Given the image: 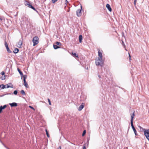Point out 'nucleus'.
Masks as SVG:
<instances>
[{"mask_svg":"<svg viewBox=\"0 0 149 149\" xmlns=\"http://www.w3.org/2000/svg\"><path fill=\"white\" fill-rule=\"evenodd\" d=\"M144 134L146 138L149 141V129L144 130Z\"/></svg>","mask_w":149,"mask_h":149,"instance_id":"obj_3","label":"nucleus"},{"mask_svg":"<svg viewBox=\"0 0 149 149\" xmlns=\"http://www.w3.org/2000/svg\"><path fill=\"white\" fill-rule=\"evenodd\" d=\"M54 48V49H56L58 48H60V47L58 45H53Z\"/></svg>","mask_w":149,"mask_h":149,"instance_id":"obj_18","label":"nucleus"},{"mask_svg":"<svg viewBox=\"0 0 149 149\" xmlns=\"http://www.w3.org/2000/svg\"><path fill=\"white\" fill-rule=\"evenodd\" d=\"M23 81H26V79L27 78V76L26 75H23Z\"/></svg>","mask_w":149,"mask_h":149,"instance_id":"obj_26","label":"nucleus"},{"mask_svg":"<svg viewBox=\"0 0 149 149\" xmlns=\"http://www.w3.org/2000/svg\"><path fill=\"white\" fill-rule=\"evenodd\" d=\"M7 49V50L8 53H11L12 52L11 51L9 48L8 46L6 47Z\"/></svg>","mask_w":149,"mask_h":149,"instance_id":"obj_21","label":"nucleus"},{"mask_svg":"<svg viewBox=\"0 0 149 149\" xmlns=\"http://www.w3.org/2000/svg\"><path fill=\"white\" fill-rule=\"evenodd\" d=\"M86 130H84L83 132V133L82 134V136H84V135H85V134H86Z\"/></svg>","mask_w":149,"mask_h":149,"instance_id":"obj_31","label":"nucleus"},{"mask_svg":"<svg viewBox=\"0 0 149 149\" xmlns=\"http://www.w3.org/2000/svg\"><path fill=\"white\" fill-rule=\"evenodd\" d=\"M29 108H31L32 109H33V110H35L34 108L33 107H32V106H29Z\"/></svg>","mask_w":149,"mask_h":149,"instance_id":"obj_38","label":"nucleus"},{"mask_svg":"<svg viewBox=\"0 0 149 149\" xmlns=\"http://www.w3.org/2000/svg\"><path fill=\"white\" fill-rule=\"evenodd\" d=\"M98 56L100 57V58L101 60L102 58V53L100 52V50L99 49H98Z\"/></svg>","mask_w":149,"mask_h":149,"instance_id":"obj_11","label":"nucleus"},{"mask_svg":"<svg viewBox=\"0 0 149 149\" xmlns=\"http://www.w3.org/2000/svg\"><path fill=\"white\" fill-rule=\"evenodd\" d=\"M18 93L17 91V90H15L13 92V94L15 95H17Z\"/></svg>","mask_w":149,"mask_h":149,"instance_id":"obj_30","label":"nucleus"},{"mask_svg":"<svg viewBox=\"0 0 149 149\" xmlns=\"http://www.w3.org/2000/svg\"><path fill=\"white\" fill-rule=\"evenodd\" d=\"M4 45H5L6 47L8 46L6 40L5 41Z\"/></svg>","mask_w":149,"mask_h":149,"instance_id":"obj_33","label":"nucleus"},{"mask_svg":"<svg viewBox=\"0 0 149 149\" xmlns=\"http://www.w3.org/2000/svg\"><path fill=\"white\" fill-rule=\"evenodd\" d=\"M38 40L39 38L37 36H35L33 38L32 41L33 43V46H35L38 43Z\"/></svg>","mask_w":149,"mask_h":149,"instance_id":"obj_2","label":"nucleus"},{"mask_svg":"<svg viewBox=\"0 0 149 149\" xmlns=\"http://www.w3.org/2000/svg\"><path fill=\"white\" fill-rule=\"evenodd\" d=\"M125 50H126L127 51V49H125Z\"/></svg>","mask_w":149,"mask_h":149,"instance_id":"obj_50","label":"nucleus"},{"mask_svg":"<svg viewBox=\"0 0 149 149\" xmlns=\"http://www.w3.org/2000/svg\"><path fill=\"white\" fill-rule=\"evenodd\" d=\"M19 51V49L17 48H15L13 51V52L14 53L16 54Z\"/></svg>","mask_w":149,"mask_h":149,"instance_id":"obj_15","label":"nucleus"},{"mask_svg":"<svg viewBox=\"0 0 149 149\" xmlns=\"http://www.w3.org/2000/svg\"><path fill=\"white\" fill-rule=\"evenodd\" d=\"M17 70L21 76V79H22L23 76V74L22 72L20 71V70L19 68H17Z\"/></svg>","mask_w":149,"mask_h":149,"instance_id":"obj_12","label":"nucleus"},{"mask_svg":"<svg viewBox=\"0 0 149 149\" xmlns=\"http://www.w3.org/2000/svg\"><path fill=\"white\" fill-rule=\"evenodd\" d=\"M96 65L97 66L100 65L102 66L103 65V62L102 61V58L101 60L100 58H98L95 61Z\"/></svg>","mask_w":149,"mask_h":149,"instance_id":"obj_1","label":"nucleus"},{"mask_svg":"<svg viewBox=\"0 0 149 149\" xmlns=\"http://www.w3.org/2000/svg\"><path fill=\"white\" fill-rule=\"evenodd\" d=\"M10 84H11V86H10L9 85H8V84H7V86L6 87V88H13V85L11 84V83H10Z\"/></svg>","mask_w":149,"mask_h":149,"instance_id":"obj_24","label":"nucleus"},{"mask_svg":"<svg viewBox=\"0 0 149 149\" xmlns=\"http://www.w3.org/2000/svg\"><path fill=\"white\" fill-rule=\"evenodd\" d=\"M122 43H123V46H124V48H125V45L124 42L123 41H122Z\"/></svg>","mask_w":149,"mask_h":149,"instance_id":"obj_39","label":"nucleus"},{"mask_svg":"<svg viewBox=\"0 0 149 149\" xmlns=\"http://www.w3.org/2000/svg\"><path fill=\"white\" fill-rule=\"evenodd\" d=\"M9 104L12 107H16L17 106V104L16 102L10 103Z\"/></svg>","mask_w":149,"mask_h":149,"instance_id":"obj_9","label":"nucleus"},{"mask_svg":"<svg viewBox=\"0 0 149 149\" xmlns=\"http://www.w3.org/2000/svg\"><path fill=\"white\" fill-rule=\"evenodd\" d=\"M57 0H52V1L53 3H54L56 1H57Z\"/></svg>","mask_w":149,"mask_h":149,"instance_id":"obj_35","label":"nucleus"},{"mask_svg":"<svg viewBox=\"0 0 149 149\" xmlns=\"http://www.w3.org/2000/svg\"><path fill=\"white\" fill-rule=\"evenodd\" d=\"M1 74L2 75H4L5 74V72L4 71H3L1 72Z\"/></svg>","mask_w":149,"mask_h":149,"instance_id":"obj_36","label":"nucleus"},{"mask_svg":"<svg viewBox=\"0 0 149 149\" xmlns=\"http://www.w3.org/2000/svg\"><path fill=\"white\" fill-rule=\"evenodd\" d=\"M23 19L25 21L28 22H29L30 19L28 17L27 15H25L23 17Z\"/></svg>","mask_w":149,"mask_h":149,"instance_id":"obj_6","label":"nucleus"},{"mask_svg":"<svg viewBox=\"0 0 149 149\" xmlns=\"http://www.w3.org/2000/svg\"><path fill=\"white\" fill-rule=\"evenodd\" d=\"M22 44V41L21 40H19L18 42V44L19 45V47H20Z\"/></svg>","mask_w":149,"mask_h":149,"instance_id":"obj_22","label":"nucleus"},{"mask_svg":"<svg viewBox=\"0 0 149 149\" xmlns=\"http://www.w3.org/2000/svg\"><path fill=\"white\" fill-rule=\"evenodd\" d=\"M20 93L23 95H26V93L23 90H22L20 91Z\"/></svg>","mask_w":149,"mask_h":149,"instance_id":"obj_23","label":"nucleus"},{"mask_svg":"<svg viewBox=\"0 0 149 149\" xmlns=\"http://www.w3.org/2000/svg\"><path fill=\"white\" fill-rule=\"evenodd\" d=\"M83 149H86V147L85 145L83 146Z\"/></svg>","mask_w":149,"mask_h":149,"instance_id":"obj_40","label":"nucleus"},{"mask_svg":"<svg viewBox=\"0 0 149 149\" xmlns=\"http://www.w3.org/2000/svg\"><path fill=\"white\" fill-rule=\"evenodd\" d=\"M26 5H28V6L30 8H32V9H33V10H34L37 11V10H36L35 8L34 7H33L32 6V5L29 2H27L26 3Z\"/></svg>","mask_w":149,"mask_h":149,"instance_id":"obj_5","label":"nucleus"},{"mask_svg":"<svg viewBox=\"0 0 149 149\" xmlns=\"http://www.w3.org/2000/svg\"><path fill=\"white\" fill-rule=\"evenodd\" d=\"M82 37L81 35H80L79 36V42L80 43H81L82 42Z\"/></svg>","mask_w":149,"mask_h":149,"instance_id":"obj_17","label":"nucleus"},{"mask_svg":"<svg viewBox=\"0 0 149 149\" xmlns=\"http://www.w3.org/2000/svg\"><path fill=\"white\" fill-rule=\"evenodd\" d=\"M89 139H88V141H89Z\"/></svg>","mask_w":149,"mask_h":149,"instance_id":"obj_48","label":"nucleus"},{"mask_svg":"<svg viewBox=\"0 0 149 149\" xmlns=\"http://www.w3.org/2000/svg\"><path fill=\"white\" fill-rule=\"evenodd\" d=\"M83 103L79 107L78 109V110L79 111H81L84 107V105H83Z\"/></svg>","mask_w":149,"mask_h":149,"instance_id":"obj_13","label":"nucleus"},{"mask_svg":"<svg viewBox=\"0 0 149 149\" xmlns=\"http://www.w3.org/2000/svg\"><path fill=\"white\" fill-rule=\"evenodd\" d=\"M13 93H6V94H4V95H1V97H3V96L4 95H13Z\"/></svg>","mask_w":149,"mask_h":149,"instance_id":"obj_28","label":"nucleus"},{"mask_svg":"<svg viewBox=\"0 0 149 149\" xmlns=\"http://www.w3.org/2000/svg\"><path fill=\"white\" fill-rule=\"evenodd\" d=\"M137 0H134V6H136V2Z\"/></svg>","mask_w":149,"mask_h":149,"instance_id":"obj_37","label":"nucleus"},{"mask_svg":"<svg viewBox=\"0 0 149 149\" xmlns=\"http://www.w3.org/2000/svg\"><path fill=\"white\" fill-rule=\"evenodd\" d=\"M66 1L67 2V3L68 2V1H67V0H66Z\"/></svg>","mask_w":149,"mask_h":149,"instance_id":"obj_49","label":"nucleus"},{"mask_svg":"<svg viewBox=\"0 0 149 149\" xmlns=\"http://www.w3.org/2000/svg\"><path fill=\"white\" fill-rule=\"evenodd\" d=\"M0 88H1L2 89H3L6 88V86L4 84H1L0 85Z\"/></svg>","mask_w":149,"mask_h":149,"instance_id":"obj_19","label":"nucleus"},{"mask_svg":"<svg viewBox=\"0 0 149 149\" xmlns=\"http://www.w3.org/2000/svg\"><path fill=\"white\" fill-rule=\"evenodd\" d=\"M45 131H46V134L47 136L48 137H49V135L48 133V131H47V130L46 129L45 130Z\"/></svg>","mask_w":149,"mask_h":149,"instance_id":"obj_29","label":"nucleus"},{"mask_svg":"<svg viewBox=\"0 0 149 149\" xmlns=\"http://www.w3.org/2000/svg\"><path fill=\"white\" fill-rule=\"evenodd\" d=\"M129 58H130L131 57V56H130V55L129 53Z\"/></svg>","mask_w":149,"mask_h":149,"instance_id":"obj_44","label":"nucleus"},{"mask_svg":"<svg viewBox=\"0 0 149 149\" xmlns=\"http://www.w3.org/2000/svg\"><path fill=\"white\" fill-rule=\"evenodd\" d=\"M2 111L1 110V109H0V113Z\"/></svg>","mask_w":149,"mask_h":149,"instance_id":"obj_45","label":"nucleus"},{"mask_svg":"<svg viewBox=\"0 0 149 149\" xmlns=\"http://www.w3.org/2000/svg\"><path fill=\"white\" fill-rule=\"evenodd\" d=\"M0 142L3 144V145H4L3 143L2 142V141H1V140L0 139Z\"/></svg>","mask_w":149,"mask_h":149,"instance_id":"obj_41","label":"nucleus"},{"mask_svg":"<svg viewBox=\"0 0 149 149\" xmlns=\"http://www.w3.org/2000/svg\"><path fill=\"white\" fill-rule=\"evenodd\" d=\"M72 56L74 57H77L78 58V55L77 54H76V53H72Z\"/></svg>","mask_w":149,"mask_h":149,"instance_id":"obj_20","label":"nucleus"},{"mask_svg":"<svg viewBox=\"0 0 149 149\" xmlns=\"http://www.w3.org/2000/svg\"><path fill=\"white\" fill-rule=\"evenodd\" d=\"M55 44L57 45L61 46V43L60 42H56Z\"/></svg>","mask_w":149,"mask_h":149,"instance_id":"obj_25","label":"nucleus"},{"mask_svg":"<svg viewBox=\"0 0 149 149\" xmlns=\"http://www.w3.org/2000/svg\"><path fill=\"white\" fill-rule=\"evenodd\" d=\"M6 75H4V76H2L1 77L0 79L2 80H3L5 79V78H6Z\"/></svg>","mask_w":149,"mask_h":149,"instance_id":"obj_27","label":"nucleus"},{"mask_svg":"<svg viewBox=\"0 0 149 149\" xmlns=\"http://www.w3.org/2000/svg\"><path fill=\"white\" fill-rule=\"evenodd\" d=\"M106 7L107 8L108 10L110 11L111 12L112 10V9L111 7L110 6L109 4H107L106 5Z\"/></svg>","mask_w":149,"mask_h":149,"instance_id":"obj_10","label":"nucleus"},{"mask_svg":"<svg viewBox=\"0 0 149 149\" xmlns=\"http://www.w3.org/2000/svg\"><path fill=\"white\" fill-rule=\"evenodd\" d=\"M58 149H61V146H59L58 147Z\"/></svg>","mask_w":149,"mask_h":149,"instance_id":"obj_42","label":"nucleus"},{"mask_svg":"<svg viewBox=\"0 0 149 149\" xmlns=\"http://www.w3.org/2000/svg\"><path fill=\"white\" fill-rule=\"evenodd\" d=\"M139 127L141 131H142L143 130V131H144V130H145V129H143V128L142 127L140 126H139Z\"/></svg>","mask_w":149,"mask_h":149,"instance_id":"obj_32","label":"nucleus"},{"mask_svg":"<svg viewBox=\"0 0 149 149\" xmlns=\"http://www.w3.org/2000/svg\"><path fill=\"white\" fill-rule=\"evenodd\" d=\"M129 60H131V57L130 58H129Z\"/></svg>","mask_w":149,"mask_h":149,"instance_id":"obj_47","label":"nucleus"},{"mask_svg":"<svg viewBox=\"0 0 149 149\" xmlns=\"http://www.w3.org/2000/svg\"><path fill=\"white\" fill-rule=\"evenodd\" d=\"M98 76L99 78H101L100 76V75H98Z\"/></svg>","mask_w":149,"mask_h":149,"instance_id":"obj_43","label":"nucleus"},{"mask_svg":"<svg viewBox=\"0 0 149 149\" xmlns=\"http://www.w3.org/2000/svg\"><path fill=\"white\" fill-rule=\"evenodd\" d=\"M24 81V85L26 87V88H28L29 87V85L27 83V82H26V81Z\"/></svg>","mask_w":149,"mask_h":149,"instance_id":"obj_14","label":"nucleus"},{"mask_svg":"<svg viewBox=\"0 0 149 149\" xmlns=\"http://www.w3.org/2000/svg\"><path fill=\"white\" fill-rule=\"evenodd\" d=\"M3 145L4 146H5V148H8V147H7L6 146H5V145H4H4Z\"/></svg>","mask_w":149,"mask_h":149,"instance_id":"obj_46","label":"nucleus"},{"mask_svg":"<svg viewBox=\"0 0 149 149\" xmlns=\"http://www.w3.org/2000/svg\"><path fill=\"white\" fill-rule=\"evenodd\" d=\"M134 111L133 113L132 114L131 116V124L133 123V118L134 117Z\"/></svg>","mask_w":149,"mask_h":149,"instance_id":"obj_7","label":"nucleus"},{"mask_svg":"<svg viewBox=\"0 0 149 149\" xmlns=\"http://www.w3.org/2000/svg\"><path fill=\"white\" fill-rule=\"evenodd\" d=\"M48 100L49 105H51V101H50V99H49L48 98Z\"/></svg>","mask_w":149,"mask_h":149,"instance_id":"obj_34","label":"nucleus"},{"mask_svg":"<svg viewBox=\"0 0 149 149\" xmlns=\"http://www.w3.org/2000/svg\"><path fill=\"white\" fill-rule=\"evenodd\" d=\"M82 10V6H81V9H78L76 11L77 15L78 17H80L81 15V10Z\"/></svg>","mask_w":149,"mask_h":149,"instance_id":"obj_4","label":"nucleus"},{"mask_svg":"<svg viewBox=\"0 0 149 149\" xmlns=\"http://www.w3.org/2000/svg\"><path fill=\"white\" fill-rule=\"evenodd\" d=\"M7 107V105H5L3 106H1L0 107V109H1V110L2 111L3 109H5L6 107Z\"/></svg>","mask_w":149,"mask_h":149,"instance_id":"obj_16","label":"nucleus"},{"mask_svg":"<svg viewBox=\"0 0 149 149\" xmlns=\"http://www.w3.org/2000/svg\"><path fill=\"white\" fill-rule=\"evenodd\" d=\"M131 124V126L132 127V129L133 130V131H134V134H135V135H137V134L136 133V130L135 129V127H134V126L133 123Z\"/></svg>","mask_w":149,"mask_h":149,"instance_id":"obj_8","label":"nucleus"}]
</instances>
